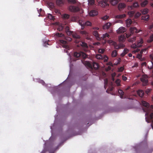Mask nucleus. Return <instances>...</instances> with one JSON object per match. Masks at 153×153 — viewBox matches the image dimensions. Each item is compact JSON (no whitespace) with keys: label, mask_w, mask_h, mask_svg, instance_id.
Instances as JSON below:
<instances>
[{"label":"nucleus","mask_w":153,"mask_h":153,"mask_svg":"<svg viewBox=\"0 0 153 153\" xmlns=\"http://www.w3.org/2000/svg\"><path fill=\"white\" fill-rule=\"evenodd\" d=\"M68 3L71 4H74L77 2V1H67Z\"/></svg>","instance_id":"41"},{"label":"nucleus","mask_w":153,"mask_h":153,"mask_svg":"<svg viewBox=\"0 0 153 153\" xmlns=\"http://www.w3.org/2000/svg\"><path fill=\"white\" fill-rule=\"evenodd\" d=\"M48 17L50 19L53 20V21H54V20L55 19L54 16H53L51 14H48Z\"/></svg>","instance_id":"32"},{"label":"nucleus","mask_w":153,"mask_h":153,"mask_svg":"<svg viewBox=\"0 0 153 153\" xmlns=\"http://www.w3.org/2000/svg\"><path fill=\"white\" fill-rule=\"evenodd\" d=\"M142 105L145 107V108H143V110L144 112H146V115H147L149 113L148 112L149 107V103L144 101H142Z\"/></svg>","instance_id":"2"},{"label":"nucleus","mask_w":153,"mask_h":153,"mask_svg":"<svg viewBox=\"0 0 153 153\" xmlns=\"http://www.w3.org/2000/svg\"><path fill=\"white\" fill-rule=\"evenodd\" d=\"M126 7V5L123 3H120L118 6V8L119 10L121 11L124 8Z\"/></svg>","instance_id":"17"},{"label":"nucleus","mask_w":153,"mask_h":153,"mask_svg":"<svg viewBox=\"0 0 153 153\" xmlns=\"http://www.w3.org/2000/svg\"><path fill=\"white\" fill-rule=\"evenodd\" d=\"M126 33H125L124 34L121 35L119 38V41L120 43H123L124 42L126 39Z\"/></svg>","instance_id":"9"},{"label":"nucleus","mask_w":153,"mask_h":153,"mask_svg":"<svg viewBox=\"0 0 153 153\" xmlns=\"http://www.w3.org/2000/svg\"><path fill=\"white\" fill-rule=\"evenodd\" d=\"M146 62H144L142 63V65L143 66H146Z\"/></svg>","instance_id":"64"},{"label":"nucleus","mask_w":153,"mask_h":153,"mask_svg":"<svg viewBox=\"0 0 153 153\" xmlns=\"http://www.w3.org/2000/svg\"><path fill=\"white\" fill-rule=\"evenodd\" d=\"M65 1H56L57 5L59 6H61L64 4Z\"/></svg>","instance_id":"21"},{"label":"nucleus","mask_w":153,"mask_h":153,"mask_svg":"<svg viewBox=\"0 0 153 153\" xmlns=\"http://www.w3.org/2000/svg\"><path fill=\"white\" fill-rule=\"evenodd\" d=\"M152 41H153V34L150 36V39L148 40V42H151Z\"/></svg>","instance_id":"46"},{"label":"nucleus","mask_w":153,"mask_h":153,"mask_svg":"<svg viewBox=\"0 0 153 153\" xmlns=\"http://www.w3.org/2000/svg\"><path fill=\"white\" fill-rule=\"evenodd\" d=\"M117 51L116 50H114L111 53V56L112 57H115L117 56Z\"/></svg>","instance_id":"30"},{"label":"nucleus","mask_w":153,"mask_h":153,"mask_svg":"<svg viewBox=\"0 0 153 153\" xmlns=\"http://www.w3.org/2000/svg\"><path fill=\"white\" fill-rule=\"evenodd\" d=\"M108 18L109 16L106 15L105 16H103V17H102V19L103 20H105L107 19Z\"/></svg>","instance_id":"51"},{"label":"nucleus","mask_w":153,"mask_h":153,"mask_svg":"<svg viewBox=\"0 0 153 153\" xmlns=\"http://www.w3.org/2000/svg\"><path fill=\"white\" fill-rule=\"evenodd\" d=\"M111 25V24L109 22H108L105 24L103 26L104 29H109Z\"/></svg>","instance_id":"20"},{"label":"nucleus","mask_w":153,"mask_h":153,"mask_svg":"<svg viewBox=\"0 0 153 153\" xmlns=\"http://www.w3.org/2000/svg\"><path fill=\"white\" fill-rule=\"evenodd\" d=\"M118 92L120 95V97L122 99L123 98V96L124 93L123 91L122 90L119 89L118 91Z\"/></svg>","instance_id":"25"},{"label":"nucleus","mask_w":153,"mask_h":153,"mask_svg":"<svg viewBox=\"0 0 153 153\" xmlns=\"http://www.w3.org/2000/svg\"><path fill=\"white\" fill-rule=\"evenodd\" d=\"M143 43V39H140V40L138 41L137 44H134L131 45V47L134 49L138 47H140L142 46V45Z\"/></svg>","instance_id":"4"},{"label":"nucleus","mask_w":153,"mask_h":153,"mask_svg":"<svg viewBox=\"0 0 153 153\" xmlns=\"http://www.w3.org/2000/svg\"><path fill=\"white\" fill-rule=\"evenodd\" d=\"M136 40V37L134 36L133 37L129 39L128 41L129 42H134Z\"/></svg>","instance_id":"35"},{"label":"nucleus","mask_w":153,"mask_h":153,"mask_svg":"<svg viewBox=\"0 0 153 153\" xmlns=\"http://www.w3.org/2000/svg\"><path fill=\"white\" fill-rule=\"evenodd\" d=\"M150 57L151 60L153 61V54H151L150 55Z\"/></svg>","instance_id":"62"},{"label":"nucleus","mask_w":153,"mask_h":153,"mask_svg":"<svg viewBox=\"0 0 153 153\" xmlns=\"http://www.w3.org/2000/svg\"><path fill=\"white\" fill-rule=\"evenodd\" d=\"M55 35L57 37H62L63 38L65 37V36L64 34L62 33H56Z\"/></svg>","instance_id":"29"},{"label":"nucleus","mask_w":153,"mask_h":153,"mask_svg":"<svg viewBox=\"0 0 153 153\" xmlns=\"http://www.w3.org/2000/svg\"><path fill=\"white\" fill-rule=\"evenodd\" d=\"M48 4L49 6L51 8H53L54 7V4L52 2H48Z\"/></svg>","instance_id":"38"},{"label":"nucleus","mask_w":153,"mask_h":153,"mask_svg":"<svg viewBox=\"0 0 153 153\" xmlns=\"http://www.w3.org/2000/svg\"><path fill=\"white\" fill-rule=\"evenodd\" d=\"M64 28V26L62 25L59 26V27L58 28L57 30L59 31H62Z\"/></svg>","instance_id":"40"},{"label":"nucleus","mask_w":153,"mask_h":153,"mask_svg":"<svg viewBox=\"0 0 153 153\" xmlns=\"http://www.w3.org/2000/svg\"><path fill=\"white\" fill-rule=\"evenodd\" d=\"M115 49H119L120 48H123L125 47V45L121 43H120L117 44L116 42L114 43L113 45Z\"/></svg>","instance_id":"7"},{"label":"nucleus","mask_w":153,"mask_h":153,"mask_svg":"<svg viewBox=\"0 0 153 153\" xmlns=\"http://www.w3.org/2000/svg\"><path fill=\"white\" fill-rule=\"evenodd\" d=\"M116 83L118 86L120 85V80L118 79H117L116 81Z\"/></svg>","instance_id":"44"},{"label":"nucleus","mask_w":153,"mask_h":153,"mask_svg":"<svg viewBox=\"0 0 153 153\" xmlns=\"http://www.w3.org/2000/svg\"><path fill=\"white\" fill-rule=\"evenodd\" d=\"M108 57L107 56H105L104 57V62H107L108 61Z\"/></svg>","instance_id":"58"},{"label":"nucleus","mask_w":153,"mask_h":153,"mask_svg":"<svg viewBox=\"0 0 153 153\" xmlns=\"http://www.w3.org/2000/svg\"><path fill=\"white\" fill-rule=\"evenodd\" d=\"M129 50L126 49L125 48L123 52L121 53L120 55L121 56L123 57L126 54H127Z\"/></svg>","instance_id":"24"},{"label":"nucleus","mask_w":153,"mask_h":153,"mask_svg":"<svg viewBox=\"0 0 153 153\" xmlns=\"http://www.w3.org/2000/svg\"><path fill=\"white\" fill-rule=\"evenodd\" d=\"M84 64L85 65L89 68H92V65L88 61H85V62Z\"/></svg>","instance_id":"28"},{"label":"nucleus","mask_w":153,"mask_h":153,"mask_svg":"<svg viewBox=\"0 0 153 153\" xmlns=\"http://www.w3.org/2000/svg\"><path fill=\"white\" fill-rule=\"evenodd\" d=\"M104 51V50L103 49H100L98 50V52L99 53H102Z\"/></svg>","instance_id":"50"},{"label":"nucleus","mask_w":153,"mask_h":153,"mask_svg":"<svg viewBox=\"0 0 153 153\" xmlns=\"http://www.w3.org/2000/svg\"><path fill=\"white\" fill-rule=\"evenodd\" d=\"M148 117V120H146V121L148 123L152 121L151 125L152 128L153 129V113H151L149 116Z\"/></svg>","instance_id":"8"},{"label":"nucleus","mask_w":153,"mask_h":153,"mask_svg":"<svg viewBox=\"0 0 153 153\" xmlns=\"http://www.w3.org/2000/svg\"><path fill=\"white\" fill-rule=\"evenodd\" d=\"M79 24L82 26V29H83V27L82 28V26H84V22H82V21L79 20Z\"/></svg>","instance_id":"45"},{"label":"nucleus","mask_w":153,"mask_h":153,"mask_svg":"<svg viewBox=\"0 0 153 153\" xmlns=\"http://www.w3.org/2000/svg\"><path fill=\"white\" fill-rule=\"evenodd\" d=\"M141 15V13L139 12H137L136 14L135 15V17H138L140 16Z\"/></svg>","instance_id":"59"},{"label":"nucleus","mask_w":153,"mask_h":153,"mask_svg":"<svg viewBox=\"0 0 153 153\" xmlns=\"http://www.w3.org/2000/svg\"><path fill=\"white\" fill-rule=\"evenodd\" d=\"M106 65L110 66H113V64L111 62H109L107 63Z\"/></svg>","instance_id":"52"},{"label":"nucleus","mask_w":153,"mask_h":153,"mask_svg":"<svg viewBox=\"0 0 153 153\" xmlns=\"http://www.w3.org/2000/svg\"><path fill=\"white\" fill-rule=\"evenodd\" d=\"M137 93L138 95L141 97H143L144 94L143 91L141 90H139L137 91Z\"/></svg>","instance_id":"19"},{"label":"nucleus","mask_w":153,"mask_h":153,"mask_svg":"<svg viewBox=\"0 0 153 153\" xmlns=\"http://www.w3.org/2000/svg\"><path fill=\"white\" fill-rule=\"evenodd\" d=\"M59 42L61 44L63 45L62 46L64 48H67L68 45H66L67 42L66 41L62 39H60Z\"/></svg>","instance_id":"15"},{"label":"nucleus","mask_w":153,"mask_h":153,"mask_svg":"<svg viewBox=\"0 0 153 153\" xmlns=\"http://www.w3.org/2000/svg\"><path fill=\"white\" fill-rule=\"evenodd\" d=\"M140 80L143 82V85L146 86L147 84L148 81L146 75H143L140 78Z\"/></svg>","instance_id":"5"},{"label":"nucleus","mask_w":153,"mask_h":153,"mask_svg":"<svg viewBox=\"0 0 153 153\" xmlns=\"http://www.w3.org/2000/svg\"><path fill=\"white\" fill-rule=\"evenodd\" d=\"M142 19L146 21H147L149 19V16L148 15L143 16Z\"/></svg>","instance_id":"27"},{"label":"nucleus","mask_w":153,"mask_h":153,"mask_svg":"<svg viewBox=\"0 0 153 153\" xmlns=\"http://www.w3.org/2000/svg\"><path fill=\"white\" fill-rule=\"evenodd\" d=\"M148 3V1H144L141 3V5L142 7H145Z\"/></svg>","instance_id":"34"},{"label":"nucleus","mask_w":153,"mask_h":153,"mask_svg":"<svg viewBox=\"0 0 153 153\" xmlns=\"http://www.w3.org/2000/svg\"><path fill=\"white\" fill-rule=\"evenodd\" d=\"M65 32L66 33L67 32H68L70 31L69 30V27L68 26H67L65 28Z\"/></svg>","instance_id":"57"},{"label":"nucleus","mask_w":153,"mask_h":153,"mask_svg":"<svg viewBox=\"0 0 153 153\" xmlns=\"http://www.w3.org/2000/svg\"><path fill=\"white\" fill-rule=\"evenodd\" d=\"M69 10L73 12H76L79 11V8L78 6L71 5L68 7Z\"/></svg>","instance_id":"6"},{"label":"nucleus","mask_w":153,"mask_h":153,"mask_svg":"<svg viewBox=\"0 0 153 153\" xmlns=\"http://www.w3.org/2000/svg\"><path fill=\"white\" fill-rule=\"evenodd\" d=\"M74 56L76 58L82 57L83 58H85L87 57L86 54L83 52H80L79 53L75 52L74 53Z\"/></svg>","instance_id":"3"},{"label":"nucleus","mask_w":153,"mask_h":153,"mask_svg":"<svg viewBox=\"0 0 153 153\" xmlns=\"http://www.w3.org/2000/svg\"><path fill=\"white\" fill-rule=\"evenodd\" d=\"M111 66H108V67H106L105 68V70L106 71H108L111 70Z\"/></svg>","instance_id":"56"},{"label":"nucleus","mask_w":153,"mask_h":153,"mask_svg":"<svg viewBox=\"0 0 153 153\" xmlns=\"http://www.w3.org/2000/svg\"><path fill=\"white\" fill-rule=\"evenodd\" d=\"M132 20L130 19H128L126 21V24L127 27H129L132 23Z\"/></svg>","instance_id":"18"},{"label":"nucleus","mask_w":153,"mask_h":153,"mask_svg":"<svg viewBox=\"0 0 153 153\" xmlns=\"http://www.w3.org/2000/svg\"><path fill=\"white\" fill-rule=\"evenodd\" d=\"M98 12L96 10H91L89 13L90 16H94L97 15L98 14Z\"/></svg>","instance_id":"14"},{"label":"nucleus","mask_w":153,"mask_h":153,"mask_svg":"<svg viewBox=\"0 0 153 153\" xmlns=\"http://www.w3.org/2000/svg\"><path fill=\"white\" fill-rule=\"evenodd\" d=\"M108 82V79H104V87L105 88V89L107 87Z\"/></svg>","instance_id":"36"},{"label":"nucleus","mask_w":153,"mask_h":153,"mask_svg":"<svg viewBox=\"0 0 153 153\" xmlns=\"http://www.w3.org/2000/svg\"><path fill=\"white\" fill-rule=\"evenodd\" d=\"M126 16V15L125 14H120L116 16V18L118 19H122L125 17Z\"/></svg>","instance_id":"23"},{"label":"nucleus","mask_w":153,"mask_h":153,"mask_svg":"<svg viewBox=\"0 0 153 153\" xmlns=\"http://www.w3.org/2000/svg\"><path fill=\"white\" fill-rule=\"evenodd\" d=\"M146 49H144L143 50H142L140 52V53H143V52L145 53V52H146Z\"/></svg>","instance_id":"60"},{"label":"nucleus","mask_w":153,"mask_h":153,"mask_svg":"<svg viewBox=\"0 0 153 153\" xmlns=\"http://www.w3.org/2000/svg\"><path fill=\"white\" fill-rule=\"evenodd\" d=\"M153 27V23L150 25L149 26L150 29H152Z\"/></svg>","instance_id":"63"},{"label":"nucleus","mask_w":153,"mask_h":153,"mask_svg":"<svg viewBox=\"0 0 153 153\" xmlns=\"http://www.w3.org/2000/svg\"><path fill=\"white\" fill-rule=\"evenodd\" d=\"M69 16H70L69 15L65 14L63 15V18L64 19H67L69 18Z\"/></svg>","instance_id":"39"},{"label":"nucleus","mask_w":153,"mask_h":153,"mask_svg":"<svg viewBox=\"0 0 153 153\" xmlns=\"http://www.w3.org/2000/svg\"><path fill=\"white\" fill-rule=\"evenodd\" d=\"M38 13H39L40 15H41V13H42L44 12V11L41 8L39 9V10H38Z\"/></svg>","instance_id":"54"},{"label":"nucleus","mask_w":153,"mask_h":153,"mask_svg":"<svg viewBox=\"0 0 153 153\" xmlns=\"http://www.w3.org/2000/svg\"><path fill=\"white\" fill-rule=\"evenodd\" d=\"M91 23L89 21H87L85 22H84V26H91Z\"/></svg>","instance_id":"33"},{"label":"nucleus","mask_w":153,"mask_h":153,"mask_svg":"<svg viewBox=\"0 0 153 153\" xmlns=\"http://www.w3.org/2000/svg\"><path fill=\"white\" fill-rule=\"evenodd\" d=\"M88 4L91 5H93L95 3V1H88Z\"/></svg>","instance_id":"48"},{"label":"nucleus","mask_w":153,"mask_h":153,"mask_svg":"<svg viewBox=\"0 0 153 153\" xmlns=\"http://www.w3.org/2000/svg\"><path fill=\"white\" fill-rule=\"evenodd\" d=\"M80 33L82 34L86 35L87 34V32L84 30L81 31L80 32Z\"/></svg>","instance_id":"53"},{"label":"nucleus","mask_w":153,"mask_h":153,"mask_svg":"<svg viewBox=\"0 0 153 153\" xmlns=\"http://www.w3.org/2000/svg\"><path fill=\"white\" fill-rule=\"evenodd\" d=\"M113 5H115L118 3L119 1H109Z\"/></svg>","instance_id":"37"},{"label":"nucleus","mask_w":153,"mask_h":153,"mask_svg":"<svg viewBox=\"0 0 153 153\" xmlns=\"http://www.w3.org/2000/svg\"><path fill=\"white\" fill-rule=\"evenodd\" d=\"M122 78H123V79L124 80V81H126V80L127 79V78L125 76H123V77H122Z\"/></svg>","instance_id":"61"},{"label":"nucleus","mask_w":153,"mask_h":153,"mask_svg":"<svg viewBox=\"0 0 153 153\" xmlns=\"http://www.w3.org/2000/svg\"><path fill=\"white\" fill-rule=\"evenodd\" d=\"M81 45L82 47H84L85 48H87L88 47L87 44L84 42H82Z\"/></svg>","instance_id":"43"},{"label":"nucleus","mask_w":153,"mask_h":153,"mask_svg":"<svg viewBox=\"0 0 153 153\" xmlns=\"http://www.w3.org/2000/svg\"><path fill=\"white\" fill-rule=\"evenodd\" d=\"M108 1H100L101 6L102 7H104L107 6H108V4L107 3Z\"/></svg>","instance_id":"16"},{"label":"nucleus","mask_w":153,"mask_h":153,"mask_svg":"<svg viewBox=\"0 0 153 153\" xmlns=\"http://www.w3.org/2000/svg\"><path fill=\"white\" fill-rule=\"evenodd\" d=\"M134 11H131L128 12V14L131 16H132L134 15Z\"/></svg>","instance_id":"49"},{"label":"nucleus","mask_w":153,"mask_h":153,"mask_svg":"<svg viewBox=\"0 0 153 153\" xmlns=\"http://www.w3.org/2000/svg\"><path fill=\"white\" fill-rule=\"evenodd\" d=\"M108 43L111 44V45H113L114 43H115V42L113 41L112 40H109L108 41Z\"/></svg>","instance_id":"47"},{"label":"nucleus","mask_w":153,"mask_h":153,"mask_svg":"<svg viewBox=\"0 0 153 153\" xmlns=\"http://www.w3.org/2000/svg\"><path fill=\"white\" fill-rule=\"evenodd\" d=\"M140 30H138L135 27H131L130 29V33L126 34V37L128 38L131 36L134 33H137L140 31Z\"/></svg>","instance_id":"1"},{"label":"nucleus","mask_w":153,"mask_h":153,"mask_svg":"<svg viewBox=\"0 0 153 153\" xmlns=\"http://www.w3.org/2000/svg\"><path fill=\"white\" fill-rule=\"evenodd\" d=\"M72 33H73L72 32H71V31H69L67 32L66 33L68 36H70L71 34H72Z\"/></svg>","instance_id":"55"},{"label":"nucleus","mask_w":153,"mask_h":153,"mask_svg":"<svg viewBox=\"0 0 153 153\" xmlns=\"http://www.w3.org/2000/svg\"><path fill=\"white\" fill-rule=\"evenodd\" d=\"M93 35L96 37L97 39L98 40H101V38L100 36V35L97 31H94L93 32Z\"/></svg>","instance_id":"11"},{"label":"nucleus","mask_w":153,"mask_h":153,"mask_svg":"<svg viewBox=\"0 0 153 153\" xmlns=\"http://www.w3.org/2000/svg\"><path fill=\"white\" fill-rule=\"evenodd\" d=\"M96 57L97 59H101L103 58L102 56L100 54H99L96 55Z\"/></svg>","instance_id":"42"},{"label":"nucleus","mask_w":153,"mask_h":153,"mask_svg":"<svg viewBox=\"0 0 153 153\" xmlns=\"http://www.w3.org/2000/svg\"><path fill=\"white\" fill-rule=\"evenodd\" d=\"M148 9L147 8H145L143 10H142L141 12L143 14L145 15L147 14L148 12Z\"/></svg>","instance_id":"31"},{"label":"nucleus","mask_w":153,"mask_h":153,"mask_svg":"<svg viewBox=\"0 0 153 153\" xmlns=\"http://www.w3.org/2000/svg\"><path fill=\"white\" fill-rule=\"evenodd\" d=\"M73 37L77 40L75 41V42L76 43H78L79 42V39L80 38V36L76 33L73 34H72Z\"/></svg>","instance_id":"12"},{"label":"nucleus","mask_w":153,"mask_h":153,"mask_svg":"<svg viewBox=\"0 0 153 153\" xmlns=\"http://www.w3.org/2000/svg\"><path fill=\"white\" fill-rule=\"evenodd\" d=\"M110 37L108 33L103 34L102 36L100 37L101 39H104L106 37L109 38Z\"/></svg>","instance_id":"26"},{"label":"nucleus","mask_w":153,"mask_h":153,"mask_svg":"<svg viewBox=\"0 0 153 153\" xmlns=\"http://www.w3.org/2000/svg\"><path fill=\"white\" fill-rule=\"evenodd\" d=\"M93 67L94 69H97L99 68V65L98 64L95 62H93L92 64Z\"/></svg>","instance_id":"22"},{"label":"nucleus","mask_w":153,"mask_h":153,"mask_svg":"<svg viewBox=\"0 0 153 153\" xmlns=\"http://www.w3.org/2000/svg\"><path fill=\"white\" fill-rule=\"evenodd\" d=\"M126 31V29L124 27H120L117 30V32L118 33H123Z\"/></svg>","instance_id":"13"},{"label":"nucleus","mask_w":153,"mask_h":153,"mask_svg":"<svg viewBox=\"0 0 153 153\" xmlns=\"http://www.w3.org/2000/svg\"><path fill=\"white\" fill-rule=\"evenodd\" d=\"M139 6V5L137 3L135 2L134 3L133 5L131 6H128V9L129 10H131L133 9V8L137 7H138Z\"/></svg>","instance_id":"10"}]
</instances>
